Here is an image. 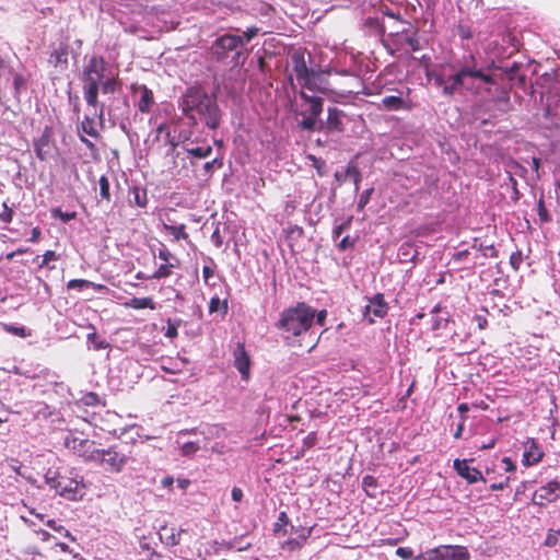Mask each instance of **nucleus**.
<instances>
[{
  "mask_svg": "<svg viewBox=\"0 0 560 560\" xmlns=\"http://www.w3.org/2000/svg\"><path fill=\"white\" fill-rule=\"evenodd\" d=\"M1 327L14 336L25 338L30 336V331L24 326H14L12 324H1Z\"/></svg>",
  "mask_w": 560,
  "mask_h": 560,
  "instance_id": "2f4dec72",
  "label": "nucleus"
},
{
  "mask_svg": "<svg viewBox=\"0 0 560 560\" xmlns=\"http://www.w3.org/2000/svg\"><path fill=\"white\" fill-rule=\"evenodd\" d=\"M158 256L164 262H170L174 258V254L164 244L161 245Z\"/></svg>",
  "mask_w": 560,
  "mask_h": 560,
  "instance_id": "603ef678",
  "label": "nucleus"
},
{
  "mask_svg": "<svg viewBox=\"0 0 560 560\" xmlns=\"http://www.w3.org/2000/svg\"><path fill=\"white\" fill-rule=\"evenodd\" d=\"M180 107L183 114L195 120V114L200 116V119L210 129L219 128L222 118V112L219 108L214 95H209L201 88H190L182 97Z\"/></svg>",
  "mask_w": 560,
  "mask_h": 560,
  "instance_id": "7ed1b4c3",
  "label": "nucleus"
},
{
  "mask_svg": "<svg viewBox=\"0 0 560 560\" xmlns=\"http://www.w3.org/2000/svg\"><path fill=\"white\" fill-rule=\"evenodd\" d=\"M457 33L462 39H470L472 37L470 28L465 25H458Z\"/></svg>",
  "mask_w": 560,
  "mask_h": 560,
  "instance_id": "bf43d9fd",
  "label": "nucleus"
},
{
  "mask_svg": "<svg viewBox=\"0 0 560 560\" xmlns=\"http://www.w3.org/2000/svg\"><path fill=\"white\" fill-rule=\"evenodd\" d=\"M44 477L50 489L68 500L75 501L84 495L82 478L78 480L54 467H49Z\"/></svg>",
  "mask_w": 560,
  "mask_h": 560,
  "instance_id": "39448f33",
  "label": "nucleus"
},
{
  "mask_svg": "<svg viewBox=\"0 0 560 560\" xmlns=\"http://www.w3.org/2000/svg\"><path fill=\"white\" fill-rule=\"evenodd\" d=\"M88 341L91 342L96 350L108 347V343L104 339H101L95 331L88 335Z\"/></svg>",
  "mask_w": 560,
  "mask_h": 560,
  "instance_id": "e433bc0d",
  "label": "nucleus"
},
{
  "mask_svg": "<svg viewBox=\"0 0 560 560\" xmlns=\"http://www.w3.org/2000/svg\"><path fill=\"white\" fill-rule=\"evenodd\" d=\"M558 544V537L555 532L550 530L545 539V545L548 547H555Z\"/></svg>",
  "mask_w": 560,
  "mask_h": 560,
  "instance_id": "338daca9",
  "label": "nucleus"
},
{
  "mask_svg": "<svg viewBox=\"0 0 560 560\" xmlns=\"http://www.w3.org/2000/svg\"><path fill=\"white\" fill-rule=\"evenodd\" d=\"M470 555L464 546H439L416 557L413 560H469Z\"/></svg>",
  "mask_w": 560,
  "mask_h": 560,
  "instance_id": "0eeeda50",
  "label": "nucleus"
},
{
  "mask_svg": "<svg viewBox=\"0 0 560 560\" xmlns=\"http://www.w3.org/2000/svg\"><path fill=\"white\" fill-rule=\"evenodd\" d=\"M83 97L89 107L94 109V115L100 119L104 116V104L98 101L100 91L103 94H114L119 88L118 75L108 69L103 56H92L84 66L82 75Z\"/></svg>",
  "mask_w": 560,
  "mask_h": 560,
  "instance_id": "f257e3e1",
  "label": "nucleus"
},
{
  "mask_svg": "<svg viewBox=\"0 0 560 560\" xmlns=\"http://www.w3.org/2000/svg\"><path fill=\"white\" fill-rule=\"evenodd\" d=\"M128 457L118 453L115 447L100 448L92 463L103 466L112 472H120L127 464Z\"/></svg>",
  "mask_w": 560,
  "mask_h": 560,
  "instance_id": "1a4fd4ad",
  "label": "nucleus"
},
{
  "mask_svg": "<svg viewBox=\"0 0 560 560\" xmlns=\"http://www.w3.org/2000/svg\"><path fill=\"white\" fill-rule=\"evenodd\" d=\"M369 303L365 305L364 316L372 314L374 317L384 318L389 310L383 293H376L368 299Z\"/></svg>",
  "mask_w": 560,
  "mask_h": 560,
  "instance_id": "4468645a",
  "label": "nucleus"
},
{
  "mask_svg": "<svg viewBox=\"0 0 560 560\" xmlns=\"http://www.w3.org/2000/svg\"><path fill=\"white\" fill-rule=\"evenodd\" d=\"M179 326V323H174L171 319H167V327L165 330V336L168 338H175L177 337V328Z\"/></svg>",
  "mask_w": 560,
  "mask_h": 560,
  "instance_id": "5fc2aeb1",
  "label": "nucleus"
},
{
  "mask_svg": "<svg viewBox=\"0 0 560 560\" xmlns=\"http://www.w3.org/2000/svg\"><path fill=\"white\" fill-rule=\"evenodd\" d=\"M90 284H92V281L85 280V279H72L67 283V288L69 290L72 289H83L89 288Z\"/></svg>",
  "mask_w": 560,
  "mask_h": 560,
  "instance_id": "37998d69",
  "label": "nucleus"
},
{
  "mask_svg": "<svg viewBox=\"0 0 560 560\" xmlns=\"http://www.w3.org/2000/svg\"><path fill=\"white\" fill-rule=\"evenodd\" d=\"M48 62L54 68L65 70L68 68V46L60 44L57 48H54L48 57Z\"/></svg>",
  "mask_w": 560,
  "mask_h": 560,
  "instance_id": "a211bd4d",
  "label": "nucleus"
},
{
  "mask_svg": "<svg viewBox=\"0 0 560 560\" xmlns=\"http://www.w3.org/2000/svg\"><path fill=\"white\" fill-rule=\"evenodd\" d=\"M474 322H476L478 329L483 330L488 327L487 316L483 314H476L474 316Z\"/></svg>",
  "mask_w": 560,
  "mask_h": 560,
  "instance_id": "4d7b16f0",
  "label": "nucleus"
},
{
  "mask_svg": "<svg viewBox=\"0 0 560 560\" xmlns=\"http://www.w3.org/2000/svg\"><path fill=\"white\" fill-rule=\"evenodd\" d=\"M300 97L310 104V115L319 117L323 112V98L318 96H311L305 92H300Z\"/></svg>",
  "mask_w": 560,
  "mask_h": 560,
  "instance_id": "4be33fe9",
  "label": "nucleus"
},
{
  "mask_svg": "<svg viewBox=\"0 0 560 560\" xmlns=\"http://www.w3.org/2000/svg\"><path fill=\"white\" fill-rule=\"evenodd\" d=\"M315 311L304 302L284 310L277 323V328L287 334V338L306 332L314 320Z\"/></svg>",
  "mask_w": 560,
  "mask_h": 560,
  "instance_id": "20e7f679",
  "label": "nucleus"
},
{
  "mask_svg": "<svg viewBox=\"0 0 560 560\" xmlns=\"http://www.w3.org/2000/svg\"><path fill=\"white\" fill-rule=\"evenodd\" d=\"M357 238H350L349 235H346L341 238V241L337 244L339 250H346L348 248L354 247Z\"/></svg>",
  "mask_w": 560,
  "mask_h": 560,
  "instance_id": "09e8293b",
  "label": "nucleus"
},
{
  "mask_svg": "<svg viewBox=\"0 0 560 560\" xmlns=\"http://www.w3.org/2000/svg\"><path fill=\"white\" fill-rule=\"evenodd\" d=\"M135 203L140 208H145L148 205L147 192L141 191L137 186L132 187Z\"/></svg>",
  "mask_w": 560,
  "mask_h": 560,
  "instance_id": "c9c22d12",
  "label": "nucleus"
},
{
  "mask_svg": "<svg viewBox=\"0 0 560 560\" xmlns=\"http://www.w3.org/2000/svg\"><path fill=\"white\" fill-rule=\"evenodd\" d=\"M65 445L69 450L73 451L74 454L82 457L85 462H93L96 456V452L100 448H95V442L88 439H80L74 435H69L65 439Z\"/></svg>",
  "mask_w": 560,
  "mask_h": 560,
  "instance_id": "9d476101",
  "label": "nucleus"
},
{
  "mask_svg": "<svg viewBox=\"0 0 560 560\" xmlns=\"http://www.w3.org/2000/svg\"><path fill=\"white\" fill-rule=\"evenodd\" d=\"M503 469L506 472H512L516 470V466L510 457L502 458Z\"/></svg>",
  "mask_w": 560,
  "mask_h": 560,
  "instance_id": "69168bd1",
  "label": "nucleus"
},
{
  "mask_svg": "<svg viewBox=\"0 0 560 560\" xmlns=\"http://www.w3.org/2000/svg\"><path fill=\"white\" fill-rule=\"evenodd\" d=\"M307 159L312 161V165L316 170L317 175L319 177L325 176V174H326V162L323 159L316 158L313 154H310L307 156Z\"/></svg>",
  "mask_w": 560,
  "mask_h": 560,
  "instance_id": "72a5a7b5",
  "label": "nucleus"
},
{
  "mask_svg": "<svg viewBox=\"0 0 560 560\" xmlns=\"http://www.w3.org/2000/svg\"><path fill=\"white\" fill-rule=\"evenodd\" d=\"M83 133L90 136V137H93V138H97L100 136L98 131L96 130L95 128V122H94V119L89 117V116H85L81 122V126L79 128Z\"/></svg>",
  "mask_w": 560,
  "mask_h": 560,
  "instance_id": "a878e982",
  "label": "nucleus"
},
{
  "mask_svg": "<svg viewBox=\"0 0 560 560\" xmlns=\"http://www.w3.org/2000/svg\"><path fill=\"white\" fill-rule=\"evenodd\" d=\"M560 497V482L553 480L538 488L533 495V502L539 506L555 502Z\"/></svg>",
  "mask_w": 560,
  "mask_h": 560,
  "instance_id": "9b49d317",
  "label": "nucleus"
},
{
  "mask_svg": "<svg viewBox=\"0 0 560 560\" xmlns=\"http://www.w3.org/2000/svg\"><path fill=\"white\" fill-rule=\"evenodd\" d=\"M218 163V166L221 167L222 163L218 161V159H214L210 162H206L203 164V171L206 174L211 175L213 173L214 165Z\"/></svg>",
  "mask_w": 560,
  "mask_h": 560,
  "instance_id": "0e129e2a",
  "label": "nucleus"
},
{
  "mask_svg": "<svg viewBox=\"0 0 560 560\" xmlns=\"http://www.w3.org/2000/svg\"><path fill=\"white\" fill-rule=\"evenodd\" d=\"M482 0H457V5L460 11H470L477 8Z\"/></svg>",
  "mask_w": 560,
  "mask_h": 560,
  "instance_id": "79ce46f5",
  "label": "nucleus"
},
{
  "mask_svg": "<svg viewBox=\"0 0 560 560\" xmlns=\"http://www.w3.org/2000/svg\"><path fill=\"white\" fill-rule=\"evenodd\" d=\"M343 112L337 107H329L327 110V120L325 129L327 131H343L342 124Z\"/></svg>",
  "mask_w": 560,
  "mask_h": 560,
  "instance_id": "aec40b11",
  "label": "nucleus"
},
{
  "mask_svg": "<svg viewBox=\"0 0 560 560\" xmlns=\"http://www.w3.org/2000/svg\"><path fill=\"white\" fill-rule=\"evenodd\" d=\"M243 45V37L232 34H224L212 43L210 52L212 58L218 62H222L231 57L234 63L237 65Z\"/></svg>",
  "mask_w": 560,
  "mask_h": 560,
  "instance_id": "423d86ee",
  "label": "nucleus"
},
{
  "mask_svg": "<svg viewBox=\"0 0 560 560\" xmlns=\"http://www.w3.org/2000/svg\"><path fill=\"white\" fill-rule=\"evenodd\" d=\"M234 368L240 372L242 380L248 381L250 376L252 360L244 343L238 342L234 350Z\"/></svg>",
  "mask_w": 560,
  "mask_h": 560,
  "instance_id": "ddd939ff",
  "label": "nucleus"
},
{
  "mask_svg": "<svg viewBox=\"0 0 560 560\" xmlns=\"http://www.w3.org/2000/svg\"><path fill=\"white\" fill-rule=\"evenodd\" d=\"M510 482V477L506 476L504 477L502 480H500L499 482H493L490 485V489L495 491V490H503L505 487H508Z\"/></svg>",
  "mask_w": 560,
  "mask_h": 560,
  "instance_id": "e2e57ef3",
  "label": "nucleus"
},
{
  "mask_svg": "<svg viewBox=\"0 0 560 560\" xmlns=\"http://www.w3.org/2000/svg\"><path fill=\"white\" fill-rule=\"evenodd\" d=\"M3 211L0 213V221L3 223H11L13 220V210L8 206L7 202L2 205Z\"/></svg>",
  "mask_w": 560,
  "mask_h": 560,
  "instance_id": "c03bdc74",
  "label": "nucleus"
},
{
  "mask_svg": "<svg viewBox=\"0 0 560 560\" xmlns=\"http://www.w3.org/2000/svg\"><path fill=\"white\" fill-rule=\"evenodd\" d=\"M524 446L523 463L526 466L537 464L542 459L544 452L535 439H527Z\"/></svg>",
  "mask_w": 560,
  "mask_h": 560,
  "instance_id": "dca6fc26",
  "label": "nucleus"
},
{
  "mask_svg": "<svg viewBox=\"0 0 560 560\" xmlns=\"http://www.w3.org/2000/svg\"><path fill=\"white\" fill-rule=\"evenodd\" d=\"M186 152L197 159H205L208 158L212 153V147H196V148H187L185 149Z\"/></svg>",
  "mask_w": 560,
  "mask_h": 560,
  "instance_id": "c85d7f7f",
  "label": "nucleus"
},
{
  "mask_svg": "<svg viewBox=\"0 0 560 560\" xmlns=\"http://www.w3.org/2000/svg\"><path fill=\"white\" fill-rule=\"evenodd\" d=\"M362 487L369 497L374 498L376 495L377 480L375 477L371 475L364 476L362 480Z\"/></svg>",
  "mask_w": 560,
  "mask_h": 560,
  "instance_id": "bb28decb",
  "label": "nucleus"
},
{
  "mask_svg": "<svg viewBox=\"0 0 560 560\" xmlns=\"http://www.w3.org/2000/svg\"><path fill=\"white\" fill-rule=\"evenodd\" d=\"M13 84H14L15 92L20 93L21 90L26 89V79L22 74L16 73L13 77Z\"/></svg>",
  "mask_w": 560,
  "mask_h": 560,
  "instance_id": "3c124183",
  "label": "nucleus"
},
{
  "mask_svg": "<svg viewBox=\"0 0 560 560\" xmlns=\"http://www.w3.org/2000/svg\"><path fill=\"white\" fill-rule=\"evenodd\" d=\"M509 177V183L511 185V189H512V195H511V199L516 202L520 200L521 198V192L517 188V180L515 179L514 176H508Z\"/></svg>",
  "mask_w": 560,
  "mask_h": 560,
  "instance_id": "de8ad7c7",
  "label": "nucleus"
},
{
  "mask_svg": "<svg viewBox=\"0 0 560 560\" xmlns=\"http://www.w3.org/2000/svg\"><path fill=\"white\" fill-rule=\"evenodd\" d=\"M81 401L85 406H97L101 404V398L96 393L90 392L82 396Z\"/></svg>",
  "mask_w": 560,
  "mask_h": 560,
  "instance_id": "58836bf2",
  "label": "nucleus"
},
{
  "mask_svg": "<svg viewBox=\"0 0 560 560\" xmlns=\"http://www.w3.org/2000/svg\"><path fill=\"white\" fill-rule=\"evenodd\" d=\"M396 555L401 557L402 559L407 560V559H410L412 557V550L409 549V548L399 547L396 550Z\"/></svg>",
  "mask_w": 560,
  "mask_h": 560,
  "instance_id": "774afa93",
  "label": "nucleus"
},
{
  "mask_svg": "<svg viewBox=\"0 0 560 560\" xmlns=\"http://www.w3.org/2000/svg\"><path fill=\"white\" fill-rule=\"evenodd\" d=\"M405 40L408 44V46L410 47L411 51H418L422 48L419 39L415 35L407 36Z\"/></svg>",
  "mask_w": 560,
  "mask_h": 560,
  "instance_id": "6e6d98bb",
  "label": "nucleus"
},
{
  "mask_svg": "<svg viewBox=\"0 0 560 560\" xmlns=\"http://www.w3.org/2000/svg\"><path fill=\"white\" fill-rule=\"evenodd\" d=\"M346 178H351L353 180L354 190L358 191L362 175L353 160L350 161L346 167Z\"/></svg>",
  "mask_w": 560,
  "mask_h": 560,
  "instance_id": "393cba45",
  "label": "nucleus"
},
{
  "mask_svg": "<svg viewBox=\"0 0 560 560\" xmlns=\"http://www.w3.org/2000/svg\"><path fill=\"white\" fill-rule=\"evenodd\" d=\"M305 55L304 50H294L290 55L291 66L296 79L302 85L308 90H313V78L316 75V72L307 66Z\"/></svg>",
  "mask_w": 560,
  "mask_h": 560,
  "instance_id": "6e6552de",
  "label": "nucleus"
},
{
  "mask_svg": "<svg viewBox=\"0 0 560 560\" xmlns=\"http://www.w3.org/2000/svg\"><path fill=\"white\" fill-rule=\"evenodd\" d=\"M59 259V255L56 254L54 250H46L43 255V260L38 265L39 268L48 267L49 269H54V266H48L50 261H56Z\"/></svg>",
  "mask_w": 560,
  "mask_h": 560,
  "instance_id": "4c0bfd02",
  "label": "nucleus"
},
{
  "mask_svg": "<svg viewBox=\"0 0 560 560\" xmlns=\"http://www.w3.org/2000/svg\"><path fill=\"white\" fill-rule=\"evenodd\" d=\"M52 150V143L50 133L48 130H45L35 141H34V151L36 156L40 161H46L50 158Z\"/></svg>",
  "mask_w": 560,
  "mask_h": 560,
  "instance_id": "f3484780",
  "label": "nucleus"
},
{
  "mask_svg": "<svg viewBox=\"0 0 560 560\" xmlns=\"http://www.w3.org/2000/svg\"><path fill=\"white\" fill-rule=\"evenodd\" d=\"M130 91L133 95H140L139 101L136 103L138 110L141 114H149L155 105L153 91L144 84L132 83Z\"/></svg>",
  "mask_w": 560,
  "mask_h": 560,
  "instance_id": "f8f14e48",
  "label": "nucleus"
},
{
  "mask_svg": "<svg viewBox=\"0 0 560 560\" xmlns=\"http://www.w3.org/2000/svg\"><path fill=\"white\" fill-rule=\"evenodd\" d=\"M199 450V445L196 442H187L182 446V454L189 456L195 454Z\"/></svg>",
  "mask_w": 560,
  "mask_h": 560,
  "instance_id": "8fccbe9b",
  "label": "nucleus"
},
{
  "mask_svg": "<svg viewBox=\"0 0 560 560\" xmlns=\"http://www.w3.org/2000/svg\"><path fill=\"white\" fill-rule=\"evenodd\" d=\"M173 268L171 267L170 262H164L160 265V267L154 271V273L151 276V279H165L172 276Z\"/></svg>",
  "mask_w": 560,
  "mask_h": 560,
  "instance_id": "7c9ffc66",
  "label": "nucleus"
},
{
  "mask_svg": "<svg viewBox=\"0 0 560 560\" xmlns=\"http://www.w3.org/2000/svg\"><path fill=\"white\" fill-rule=\"evenodd\" d=\"M522 261H523V255H522L521 250H516V252L511 254V256H510V265L512 266V268L515 271H517L520 269Z\"/></svg>",
  "mask_w": 560,
  "mask_h": 560,
  "instance_id": "49530a36",
  "label": "nucleus"
},
{
  "mask_svg": "<svg viewBox=\"0 0 560 560\" xmlns=\"http://www.w3.org/2000/svg\"><path fill=\"white\" fill-rule=\"evenodd\" d=\"M508 166V175L509 176H515V175H518L521 177H524L525 174L527 173V170L521 165L518 162H516L515 160H510L506 164Z\"/></svg>",
  "mask_w": 560,
  "mask_h": 560,
  "instance_id": "c756f323",
  "label": "nucleus"
},
{
  "mask_svg": "<svg viewBox=\"0 0 560 560\" xmlns=\"http://www.w3.org/2000/svg\"><path fill=\"white\" fill-rule=\"evenodd\" d=\"M259 32V28L258 27H249L247 28L244 33H243V40L245 42H249L252 40L255 36H257Z\"/></svg>",
  "mask_w": 560,
  "mask_h": 560,
  "instance_id": "680f3d73",
  "label": "nucleus"
},
{
  "mask_svg": "<svg viewBox=\"0 0 560 560\" xmlns=\"http://www.w3.org/2000/svg\"><path fill=\"white\" fill-rule=\"evenodd\" d=\"M494 84V77L479 68L475 56L469 55L463 59L457 72L447 78L442 93L447 97H453L458 89H464L470 94L480 95L490 93L491 86Z\"/></svg>",
  "mask_w": 560,
  "mask_h": 560,
  "instance_id": "f03ea898",
  "label": "nucleus"
},
{
  "mask_svg": "<svg viewBox=\"0 0 560 560\" xmlns=\"http://www.w3.org/2000/svg\"><path fill=\"white\" fill-rule=\"evenodd\" d=\"M126 307L135 308V310H142V308H150L155 310V303L152 298L145 296V298H132L128 302L125 303Z\"/></svg>",
  "mask_w": 560,
  "mask_h": 560,
  "instance_id": "b1692460",
  "label": "nucleus"
},
{
  "mask_svg": "<svg viewBox=\"0 0 560 560\" xmlns=\"http://www.w3.org/2000/svg\"><path fill=\"white\" fill-rule=\"evenodd\" d=\"M163 229L173 236V240L178 242L180 240H184L188 243H190L189 234L186 232V225L179 224V225H172L164 223Z\"/></svg>",
  "mask_w": 560,
  "mask_h": 560,
  "instance_id": "5701e85b",
  "label": "nucleus"
},
{
  "mask_svg": "<svg viewBox=\"0 0 560 560\" xmlns=\"http://www.w3.org/2000/svg\"><path fill=\"white\" fill-rule=\"evenodd\" d=\"M317 117L308 115L304 117L300 122V127L304 130L312 131L316 128Z\"/></svg>",
  "mask_w": 560,
  "mask_h": 560,
  "instance_id": "ea45409f",
  "label": "nucleus"
},
{
  "mask_svg": "<svg viewBox=\"0 0 560 560\" xmlns=\"http://www.w3.org/2000/svg\"><path fill=\"white\" fill-rule=\"evenodd\" d=\"M352 223V217H349L347 220H345L342 223H340L339 225H337L334 231H332V235H334V238H338L340 237V235L342 234V232L345 230H348L350 228Z\"/></svg>",
  "mask_w": 560,
  "mask_h": 560,
  "instance_id": "a18cd8bd",
  "label": "nucleus"
},
{
  "mask_svg": "<svg viewBox=\"0 0 560 560\" xmlns=\"http://www.w3.org/2000/svg\"><path fill=\"white\" fill-rule=\"evenodd\" d=\"M312 530H313L312 527L306 528V527L300 526L299 532H301V535H299V539L292 538V539L285 540L282 544V549L290 551V552L301 549L303 547V545L306 542V540L308 539V537L311 536Z\"/></svg>",
  "mask_w": 560,
  "mask_h": 560,
  "instance_id": "412c9836",
  "label": "nucleus"
},
{
  "mask_svg": "<svg viewBox=\"0 0 560 560\" xmlns=\"http://www.w3.org/2000/svg\"><path fill=\"white\" fill-rule=\"evenodd\" d=\"M211 241L217 248H220L222 246L223 238L221 236L219 226H217L213 233L211 234Z\"/></svg>",
  "mask_w": 560,
  "mask_h": 560,
  "instance_id": "13d9d810",
  "label": "nucleus"
},
{
  "mask_svg": "<svg viewBox=\"0 0 560 560\" xmlns=\"http://www.w3.org/2000/svg\"><path fill=\"white\" fill-rule=\"evenodd\" d=\"M374 191V188L371 187L369 189H365L361 195H360V198H359V201H358V210L359 211H362L364 209V207L369 203L370 199H371V196Z\"/></svg>",
  "mask_w": 560,
  "mask_h": 560,
  "instance_id": "a19ab883",
  "label": "nucleus"
},
{
  "mask_svg": "<svg viewBox=\"0 0 560 560\" xmlns=\"http://www.w3.org/2000/svg\"><path fill=\"white\" fill-rule=\"evenodd\" d=\"M100 184V195L103 199H105L107 202L110 201V192H109V182L108 178L103 175L98 179Z\"/></svg>",
  "mask_w": 560,
  "mask_h": 560,
  "instance_id": "f704fd0d",
  "label": "nucleus"
},
{
  "mask_svg": "<svg viewBox=\"0 0 560 560\" xmlns=\"http://www.w3.org/2000/svg\"><path fill=\"white\" fill-rule=\"evenodd\" d=\"M317 442V436H316V433L315 432H311L308 433L304 440H303V444L305 447L307 448H311L313 447Z\"/></svg>",
  "mask_w": 560,
  "mask_h": 560,
  "instance_id": "052dcab7",
  "label": "nucleus"
},
{
  "mask_svg": "<svg viewBox=\"0 0 560 560\" xmlns=\"http://www.w3.org/2000/svg\"><path fill=\"white\" fill-rule=\"evenodd\" d=\"M51 217L55 219H60L62 222H69L77 218V212H63L60 208L51 209Z\"/></svg>",
  "mask_w": 560,
  "mask_h": 560,
  "instance_id": "473e14b6",
  "label": "nucleus"
},
{
  "mask_svg": "<svg viewBox=\"0 0 560 560\" xmlns=\"http://www.w3.org/2000/svg\"><path fill=\"white\" fill-rule=\"evenodd\" d=\"M289 524V516L285 512H280L278 515V520L275 523L273 530L277 533L281 527L287 526Z\"/></svg>",
  "mask_w": 560,
  "mask_h": 560,
  "instance_id": "864d4df0",
  "label": "nucleus"
},
{
  "mask_svg": "<svg viewBox=\"0 0 560 560\" xmlns=\"http://www.w3.org/2000/svg\"><path fill=\"white\" fill-rule=\"evenodd\" d=\"M454 469L462 478L466 479L468 483L486 481L482 472L475 467H470L466 459H455Z\"/></svg>",
  "mask_w": 560,
  "mask_h": 560,
  "instance_id": "2eb2a0df",
  "label": "nucleus"
},
{
  "mask_svg": "<svg viewBox=\"0 0 560 560\" xmlns=\"http://www.w3.org/2000/svg\"><path fill=\"white\" fill-rule=\"evenodd\" d=\"M382 106L384 109L390 112L410 110L412 108L410 101L397 95H388L383 97Z\"/></svg>",
  "mask_w": 560,
  "mask_h": 560,
  "instance_id": "6ab92c4d",
  "label": "nucleus"
},
{
  "mask_svg": "<svg viewBox=\"0 0 560 560\" xmlns=\"http://www.w3.org/2000/svg\"><path fill=\"white\" fill-rule=\"evenodd\" d=\"M537 213L541 224L551 222V215L545 205L544 195L537 201Z\"/></svg>",
  "mask_w": 560,
  "mask_h": 560,
  "instance_id": "cd10ccee",
  "label": "nucleus"
}]
</instances>
